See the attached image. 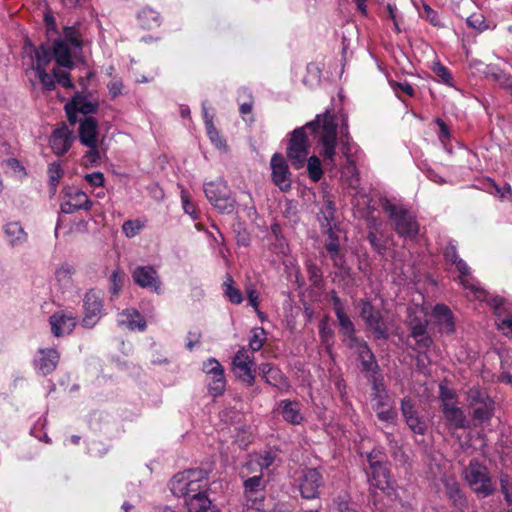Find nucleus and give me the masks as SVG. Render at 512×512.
I'll list each match as a JSON object with an SVG mask.
<instances>
[{
    "instance_id": "6e6552de",
    "label": "nucleus",
    "mask_w": 512,
    "mask_h": 512,
    "mask_svg": "<svg viewBox=\"0 0 512 512\" xmlns=\"http://www.w3.org/2000/svg\"><path fill=\"white\" fill-rule=\"evenodd\" d=\"M204 192L209 202L221 213L234 210V200L229 196V189L223 181H213L204 185Z\"/></svg>"
},
{
    "instance_id": "473e14b6",
    "label": "nucleus",
    "mask_w": 512,
    "mask_h": 512,
    "mask_svg": "<svg viewBox=\"0 0 512 512\" xmlns=\"http://www.w3.org/2000/svg\"><path fill=\"white\" fill-rule=\"evenodd\" d=\"M484 302H487L488 305L493 310L497 320L501 321L505 319V316L510 317L512 316V303L500 296H491L487 292V299L483 300Z\"/></svg>"
},
{
    "instance_id": "4468645a",
    "label": "nucleus",
    "mask_w": 512,
    "mask_h": 512,
    "mask_svg": "<svg viewBox=\"0 0 512 512\" xmlns=\"http://www.w3.org/2000/svg\"><path fill=\"white\" fill-rule=\"evenodd\" d=\"M273 183L283 192L291 189V174L284 156L275 153L270 162Z\"/></svg>"
},
{
    "instance_id": "423d86ee",
    "label": "nucleus",
    "mask_w": 512,
    "mask_h": 512,
    "mask_svg": "<svg viewBox=\"0 0 512 512\" xmlns=\"http://www.w3.org/2000/svg\"><path fill=\"white\" fill-rule=\"evenodd\" d=\"M251 471L246 470V465H244L240 473L241 478L244 479L243 488L247 512H263L266 481L263 474Z\"/></svg>"
},
{
    "instance_id": "052dcab7",
    "label": "nucleus",
    "mask_w": 512,
    "mask_h": 512,
    "mask_svg": "<svg viewBox=\"0 0 512 512\" xmlns=\"http://www.w3.org/2000/svg\"><path fill=\"white\" fill-rule=\"evenodd\" d=\"M367 239L372 248L374 249V251H376L380 255H384L386 251V246L374 232H369Z\"/></svg>"
},
{
    "instance_id": "f3484780",
    "label": "nucleus",
    "mask_w": 512,
    "mask_h": 512,
    "mask_svg": "<svg viewBox=\"0 0 512 512\" xmlns=\"http://www.w3.org/2000/svg\"><path fill=\"white\" fill-rule=\"evenodd\" d=\"M134 282L144 289L157 294L161 292V281L156 269L152 266H138L132 272Z\"/></svg>"
},
{
    "instance_id": "e2e57ef3",
    "label": "nucleus",
    "mask_w": 512,
    "mask_h": 512,
    "mask_svg": "<svg viewBox=\"0 0 512 512\" xmlns=\"http://www.w3.org/2000/svg\"><path fill=\"white\" fill-rule=\"evenodd\" d=\"M410 330L412 337L421 336L424 332H427V324L421 319L414 318L410 322Z\"/></svg>"
},
{
    "instance_id": "774afa93",
    "label": "nucleus",
    "mask_w": 512,
    "mask_h": 512,
    "mask_svg": "<svg viewBox=\"0 0 512 512\" xmlns=\"http://www.w3.org/2000/svg\"><path fill=\"white\" fill-rule=\"evenodd\" d=\"M181 200H182V206H183L184 212L186 214L190 215L192 217V219H194V220L197 219L198 214H197L196 208L184 192H182Z\"/></svg>"
},
{
    "instance_id": "6e6d98bb",
    "label": "nucleus",
    "mask_w": 512,
    "mask_h": 512,
    "mask_svg": "<svg viewBox=\"0 0 512 512\" xmlns=\"http://www.w3.org/2000/svg\"><path fill=\"white\" fill-rule=\"evenodd\" d=\"M490 186L494 190L491 193H494L502 200L509 199L512 201V189L509 184H505L503 187H500L494 181H490Z\"/></svg>"
},
{
    "instance_id": "e433bc0d",
    "label": "nucleus",
    "mask_w": 512,
    "mask_h": 512,
    "mask_svg": "<svg viewBox=\"0 0 512 512\" xmlns=\"http://www.w3.org/2000/svg\"><path fill=\"white\" fill-rule=\"evenodd\" d=\"M336 317L342 334L349 340V347H355L354 343H358V338L355 336V327L353 322L346 313L337 315Z\"/></svg>"
},
{
    "instance_id": "72a5a7b5",
    "label": "nucleus",
    "mask_w": 512,
    "mask_h": 512,
    "mask_svg": "<svg viewBox=\"0 0 512 512\" xmlns=\"http://www.w3.org/2000/svg\"><path fill=\"white\" fill-rule=\"evenodd\" d=\"M275 460V456L271 452H266L263 455H252L246 461V470L251 472L263 474L265 469H268Z\"/></svg>"
},
{
    "instance_id": "f704fd0d",
    "label": "nucleus",
    "mask_w": 512,
    "mask_h": 512,
    "mask_svg": "<svg viewBox=\"0 0 512 512\" xmlns=\"http://www.w3.org/2000/svg\"><path fill=\"white\" fill-rule=\"evenodd\" d=\"M4 233L11 246H19L26 242L27 233L18 222H9L4 226Z\"/></svg>"
},
{
    "instance_id": "4c0bfd02",
    "label": "nucleus",
    "mask_w": 512,
    "mask_h": 512,
    "mask_svg": "<svg viewBox=\"0 0 512 512\" xmlns=\"http://www.w3.org/2000/svg\"><path fill=\"white\" fill-rule=\"evenodd\" d=\"M473 409V419L478 423L482 424L490 420L493 412V402L492 400L484 401L474 407Z\"/></svg>"
},
{
    "instance_id": "c03bdc74",
    "label": "nucleus",
    "mask_w": 512,
    "mask_h": 512,
    "mask_svg": "<svg viewBox=\"0 0 512 512\" xmlns=\"http://www.w3.org/2000/svg\"><path fill=\"white\" fill-rule=\"evenodd\" d=\"M64 172L59 163H52L48 167V176H49V184L53 193L56 191V188L59 184L60 179L62 178Z\"/></svg>"
},
{
    "instance_id": "37998d69",
    "label": "nucleus",
    "mask_w": 512,
    "mask_h": 512,
    "mask_svg": "<svg viewBox=\"0 0 512 512\" xmlns=\"http://www.w3.org/2000/svg\"><path fill=\"white\" fill-rule=\"evenodd\" d=\"M75 272L73 266L65 263L62 264L55 272L56 280L61 285H67L70 283L72 276Z\"/></svg>"
},
{
    "instance_id": "c9c22d12",
    "label": "nucleus",
    "mask_w": 512,
    "mask_h": 512,
    "mask_svg": "<svg viewBox=\"0 0 512 512\" xmlns=\"http://www.w3.org/2000/svg\"><path fill=\"white\" fill-rule=\"evenodd\" d=\"M137 18L144 29L157 28L161 24L160 14L151 8H143L138 13Z\"/></svg>"
},
{
    "instance_id": "3c124183",
    "label": "nucleus",
    "mask_w": 512,
    "mask_h": 512,
    "mask_svg": "<svg viewBox=\"0 0 512 512\" xmlns=\"http://www.w3.org/2000/svg\"><path fill=\"white\" fill-rule=\"evenodd\" d=\"M409 428L415 433L423 435L426 431V424L421 419L419 414H416L414 416L407 417L405 420Z\"/></svg>"
},
{
    "instance_id": "ddd939ff",
    "label": "nucleus",
    "mask_w": 512,
    "mask_h": 512,
    "mask_svg": "<svg viewBox=\"0 0 512 512\" xmlns=\"http://www.w3.org/2000/svg\"><path fill=\"white\" fill-rule=\"evenodd\" d=\"M84 317L82 324L84 327L92 328L96 325L102 315V297L100 293L91 290L85 294L83 300Z\"/></svg>"
},
{
    "instance_id": "c85d7f7f",
    "label": "nucleus",
    "mask_w": 512,
    "mask_h": 512,
    "mask_svg": "<svg viewBox=\"0 0 512 512\" xmlns=\"http://www.w3.org/2000/svg\"><path fill=\"white\" fill-rule=\"evenodd\" d=\"M117 322L129 330L144 331L147 327L143 316L134 308H127L118 314Z\"/></svg>"
},
{
    "instance_id": "6ab92c4d",
    "label": "nucleus",
    "mask_w": 512,
    "mask_h": 512,
    "mask_svg": "<svg viewBox=\"0 0 512 512\" xmlns=\"http://www.w3.org/2000/svg\"><path fill=\"white\" fill-rule=\"evenodd\" d=\"M98 109V103L91 101L88 97L77 94L75 95L70 103L65 105V110L68 116V121L71 124L77 122L76 112L88 116V114L96 112Z\"/></svg>"
},
{
    "instance_id": "9d476101",
    "label": "nucleus",
    "mask_w": 512,
    "mask_h": 512,
    "mask_svg": "<svg viewBox=\"0 0 512 512\" xmlns=\"http://www.w3.org/2000/svg\"><path fill=\"white\" fill-rule=\"evenodd\" d=\"M232 367L235 375L252 386L255 382L256 364L254 356L245 347L241 348L233 358Z\"/></svg>"
},
{
    "instance_id": "0e129e2a",
    "label": "nucleus",
    "mask_w": 512,
    "mask_h": 512,
    "mask_svg": "<svg viewBox=\"0 0 512 512\" xmlns=\"http://www.w3.org/2000/svg\"><path fill=\"white\" fill-rule=\"evenodd\" d=\"M89 150L84 155L85 164L96 165L100 161V152L98 149V144H95L93 147H88Z\"/></svg>"
},
{
    "instance_id": "69168bd1",
    "label": "nucleus",
    "mask_w": 512,
    "mask_h": 512,
    "mask_svg": "<svg viewBox=\"0 0 512 512\" xmlns=\"http://www.w3.org/2000/svg\"><path fill=\"white\" fill-rule=\"evenodd\" d=\"M468 399L470 401V405L471 407H474L484 401H489L491 400L488 396H486L485 394L481 393L479 390L477 389H471L469 392H468Z\"/></svg>"
},
{
    "instance_id": "7ed1b4c3",
    "label": "nucleus",
    "mask_w": 512,
    "mask_h": 512,
    "mask_svg": "<svg viewBox=\"0 0 512 512\" xmlns=\"http://www.w3.org/2000/svg\"><path fill=\"white\" fill-rule=\"evenodd\" d=\"M171 493L178 497H190L191 494L199 489H209L208 472L204 469H188L175 474L170 482Z\"/></svg>"
},
{
    "instance_id": "39448f33",
    "label": "nucleus",
    "mask_w": 512,
    "mask_h": 512,
    "mask_svg": "<svg viewBox=\"0 0 512 512\" xmlns=\"http://www.w3.org/2000/svg\"><path fill=\"white\" fill-rule=\"evenodd\" d=\"M463 476L470 489L479 498H486L495 491L487 466L476 459H472L463 471Z\"/></svg>"
},
{
    "instance_id": "603ef678",
    "label": "nucleus",
    "mask_w": 512,
    "mask_h": 512,
    "mask_svg": "<svg viewBox=\"0 0 512 512\" xmlns=\"http://www.w3.org/2000/svg\"><path fill=\"white\" fill-rule=\"evenodd\" d=\"M319 336H320L321 342L326 347L331 346L334 333H333L332 329L329 327L326 320H322L319 324Z\"/></svg>"
},
{
    "instance_id": "a878e982",
    "label": "nucleus",
    "mask_w": 512,
    "mask_h": 512,
    "mask_svg": "<svg viewBox=\"0 0 512 512\" xmlns=\"http://www.w3.org/2000/svg\"><path fill=\"white\" fill-rule=\"evenodd\" d=\"M373 400L375 401L373 409L378 419L383 422L394 423L398 413L391 397L389 395H379L378 398H373Z\"/></svg>"
},
{
    "instance_id": "8fccbe9b",
    "label": "nucleus",
    "mask_w": 512,
    "mask_h": 512,
    "mask_svg": "<svg viewBox=\"0 0 512 512\" xmlns=\"http://www.w3.org/2000/svg\"><path fill=\"white\" fill-rule=\"evenodd\" d=\"M439 398L441 400V406L442 408L448 404V405H454L456 404V392L453 389L448 388L445 385L439 386Z\"/></svg>"
},
{
    "instance_id": "1a4fd4ad",
    "label": "nucleus",
    "mask_w": 512,
    "mask_h": 512,
    "mask_svg": "<svg viewBox=\"0 0 512 512\" xmlns=\"http://www.w3.org/2000/svg\"><path fill=\"white\" fill-rule=\"evenodd\" d=\"M360 315L365 321L367 328L376 339H387L388 329L379 310L375 309L370 301H360Z\"/></svg>"
},
{
    "instance_id": "ea45409f",
    "label": "nucleus",
    "mask_w": 512,
    "mask_h": 512,
    "mask_svg": "<svg viewBox=\"0 0 512 512\" xmlns=\"http://www.w3.org/2000/svg\"><path fill=\"white\" fill-rule=\"evenodd\" d=\"M266 341V332L264 328L257 327L252 330V335L249 339L248 350L251 354L259 351Z\"/></svg>"
},
{
    "instance_id": "cd10ccee",
    "label": "nucleus",
    "mask_w": 512,
    "mask_h": 512,
    "mask_svg": "<svg viewBox=\"0 0 512 512\" xmlns=\"http://www.w3.org/2000/svg\"><path fill=\"white\" fill-rule=\"evenodd\" d=\"M445 492L452 502V505L460 512H464L467 508V499L463 494L459 483L454 477L445 476L442 479Z\"/></svg>"
},
{
    "instance_id": "2eb2a0df",
    "label": "nucleus",
    "mask_w": 512,
    "mask_h": 512,
    "mask_svg": "<svg viewBox=\"0 0 512 512\" xmlns=\"http://www.w3.org/2000/svg\"><path fill=\"white\" fill-rule=\"evenodd\" d=\"M342 153L346 157V163L342 168L341 175L349 187L356 188L359 184V173L355 162L350 158L352 147L347 133L342 131L341 136Z\"/></svg>"
},
{
    "instance_id": "4d7b16f0",
    "label": "nucleus",
    "mask_w": 512,
    "mask_h": 512,
    "mask_svg": "<svg viewBox=\"0 0 512 512\" xmlns=\"http://www.w3.org/2000/svg\"><path fill=\"white\" fill-rule=\"evenodd\" d=\"M202 369L209 376H213L216 375L217 373L224 372L222 365L215 358H210L207 361H205L203 363Z\"/></svg>"
},
{
    "instance_id": "7c9ffc66",
    "label": "nucleus",
    "mask_w": 512,
    "mask_h": 512,
    "mask_svg": "<svg viewBox=\"0 0 512 512\" xmlns=\"http://www.w3.org/2000/svg\"><path fill=\"white\" fill-rule=\"evenodd\" d=\"M442 413L449 429L457 430L466 427V416L463 410L456 404H446L442 408Z\"/></svg>"
},
{
    "instance_id": "de8ad7c7",
    "label": "nucleus",
    "mask_w": 512,
    "mask_h": 512,
    "mask_svg": "<svg viewBox=\"0 0 512 512\" xmlns=\"http://www.w3.org/2000/svg\"><path fill=\"white\" fill-rule=\"evenodd\" d=\"M144 228V223L140 220H127L122 225V231L126 237H135Z\"/></svg>"
},
{
    "instance_id": "393cba45",
    "label": "nucleus",
    "mask_w": 512,
    "mask_h": 512,
    "mask_svg": "<svg viewBox=\"0 0 512 512\" xmlns=\"http://www.w3.org/2000/svg\"><path fill=\"white\" fill-rule=\"evenodd\" d=\"M60 355L57 350L39 349L38 356L34 360V365L38 373L43 376L51 374L57 367Z\"/></svg>"
},
{
    "instance_id": "412c9836",
    "label": "nucleus",
    "mask_w": 512,
    "mask_h": 512,
    "mask_svg": "<svg viewBox=\"0 0 512 512\" xmlns=\"http://www.w3.org/2000/svg\"><path fill=\"white\" fill-rule=\"evenodd\" d=\"M78 135L81 144L86 147L98 144V121L92 116H83L79 119Z\"/></svg>"
},
{
    "instance_id": "49530a36",
    "label": "nucleus",
    "mask_w": 512,
    "mask_h": 512,
    "mask_svg": "<svg viewBox=\"0 0 512 512\" xmlns=\"http://www.w3.org/2000/svg\"><path fill=\"white\" fill-rule=\"evenodd\" d=\"M431 69L443 83L449 86L453 85V77L447 67L442 65L440 62H434Z\"/></svg>"
},
{
    "instance_id": "5fc2aeb1",
    "label": "nucleus",
    "mask_w": 512,
    "mask_h": 512,
    "mask_svg": "<svg viewBox=\"0 0 512 512\" xmlns=\"http://www.w3.org/2000/svg\"><path fill=\"white\" fill-rule=\"evenodd\" d=\"M489 76L504 89L512 82V78L499 68H493Z\"/></svg>"
},
{
    "instance_id": "bf43d9fd",
    "label": "nucleus",
    "mask_w": 512,
    "mask_h": 512,
    "mask_svg": "<svg viewBox=\"0 0 512 512\" xmlns=\"http://www.w3.org/2000/svg\"><path fill=\"white\" fill-rule=\"evenodd\" d=\"M354 345L355 347L352 348L357 351L361 362L364 361L365 359H372L374 357L367 343L360 341L358 339V343H354Z\"/></svg>"
},
{
    "instance_id": "09e8293b",
    "label": "nucleus",
    "mask_w": 512,
    "mask_h": 512,
    "mask_svg": "<svg viewBox=\"0 0 512 512\" xmlns=\"http://www.w3.org/2000/svg\"><path fill=\"white\" fill-rule=\"evenodd\" d=\"M207 134L211 142L219 149H222L226 146L225 141L220 136L218 130L215 128L212 120H207Z\"/></svg>"
},
{
    "instance_id": "338daca9",
    "label": "nucleus",
    "mask_w": 512,
    "mask_h": 512,
    "mask_svg": "<svg viewBox=\"0 0 512 512\" xmlns=\"http://www.w3.org/2000/svg\"><path fill=\"white\" fill-rule=\"evenodd\" d=\"M390 86L391 88L397 92V90H401L402 92H404L405 94H407L408 96L410 97H413L415 95V90L414 88L412 87L411 84H409L408 82H396V81H390Z\"/></svg>"
},
{
    "instance_id": "0eeeda50",
    "label": "nucleus",
    "mask_w": 512,
    "mask_h": 512,
    "mask_svg": "<svg viewBox=\"0 0 512 512\" xmlns=\"http://www.w3.org/2000/svg\"><path fill=\"white\" fill-rule=\"evenodd\" d=\"M335 212V205L333 201H325V210L318 214V220L321 223L322 231L328 237L325 241V248L332 259L334 265L340 269H344L345 259L340 252L339 239L333 231L331 221L333 220Z\"/></svg>"
},
{
    "instance_id": "4be33fe9",
    "label": "nucleus",
    "mask_w": 512,
    "mask_h": 512,
    "mask_svg": "<svg viewBox=\"0 0 512 512\" xmlns=\"http://www.w3.org/2000/svg\"><path fill=\"white\" fill-rule=\"evenodd\" d=\"M208 489H199L187 497L184 505L188 512H218L216 505L207 495Z\"/></svg>"
},
{
    "instance_id": "f03ea898",
    "label": "nucleus",
    "mask_w": 512,
    "mask_h": 512,
    "mask_svg": "<svg viewBox=\"0 0 512 512\" xmlns=\"http://www.w3.org/2000/svg\"><path fill=\"white\" fill-rule=\"evenodd\" d=\"M27 51L34 52V58L32 56L30 57L31 67L30 69H27L26 72L27 74L29 71L34 72L35 76L45 89L53 90L56 82L64 88L73 87L70 74L68 72L60 69H53L52 74L46 72V68L52 60L49 48L41 46L38 49H34L32 46H29L25 49V52Z\"/></svg>"
},
{
    "instance_id": "864d4df0",
    "label": "nucleus",
    "mask_w": 512,
    "mask_h": 512,
    "mask_svg": "<svg viewBox=\"0 0 512 512\" xmlns=\"http://www.w3.org/2000/svg\"><path fill=\"white\" fill-rule=\"evenodd\" d=\"M331 512H357L354 505L342 497H338L333 501Z\"/></svg>"
},
{
    "instance_id": "2f4dec72",
    "label": "nucleus",
    "mask_w": 512,
    "mask_h": 512,
    "mask_svg": "<svg viewBox=\"0 0 512 512\" xmlns=\"http://www.w3.org/2000/svg\"><path fill=\"white\" fill-rule=\"evenodd\" d=\"M69 46L70 45L66 44L64 40L57 39L54 41L52 52L50 53L52 58H55L58 66L64 68H72L74 66ZM49 51L51 50L49 49Z\"/></svg>"
},
{
    "instance_id": "a18cd8bd",
    "label": "nucleus",
    "mask_w": 512,
    "mask_h": 512,
    "mask_svg": "<svg viewBox=\"0 0 512 512\" xmlns=\"http://www.w3.org/2000/svg\"><path fill=\"white\" fill-rule=\"evenodd\" d=\"M66 44L70 45L74 49H81L82 42L80 39V33L74 27L64 28V39Z\"/></svg>"
},
{
    "instance_id": "b1692460",
    "label": "nucleus",
    "mask_w": 512,
    "mask_h": 512,
    "mask_svg": "<svg viewBox=\"0 0 512 512\" xmlns=\"http://www.w3.org/2000/svg\"><path fill=\"white\" fill-rule=\"evenodd\" d=\"M432 317L440 333H454L455 320L451 309L447 305L436 304L432 310Z\"/></svg>"
},
{
    "instance_id": "13d9d810",
    "label": "nucleus",
    "mask_w": 512,
    "mask_h": 512,
    "mask_svg": "<svg viewBox=\"0 0 512 512\" xmlns=\"http://www.w3.org/2000/svg\"><path fill=\"white\" fill-rule=\"evenodd\" d=\"M401 411L405 420L407 419V417L418 414L417 410L415 409L414 402L409 397H404L401 400Z\"/></svg>"
},
{
    "instance_id": "20e7f679",
    "label": "nucleus",
    "mask_w": 512,
    "mask_h": 512,
    "mask_svg": "<svg viewBox=\"0 0 512 512\" xmlns=\"http://www.w3.org/2000/svg\"><path fill=\"white\" fill-rule=\"evenodd\" d=\"M383 211L388 215L394 225L395 232L405 240H413L419 233V224L415 215L402 204H395L389 200L382 203Z\"/></svg>"
},
{
    "instance_id": "9b49d317",
    "label": "nucleus",
    "mask_w": 512,
    "mask_h": 512,
    "mask_svg": "<svg viewBox=\"0 0 512 512\" xmlns=\"http://www.w3.org/2000/svg\"><path fill=\"white\" fill-rule=\"evenodd\" d=\"M456 269L459 272V282L465 290L466 296L470 300H486L487 291L478 285V282L470 276V268L467 263L460 259L455 263Z\"/></svg>"
},
{
    "instance_id": "bb28decb",
    "label": "nucleus",
    "mask_w": 512,
    "mask_h": 512,
    "mask_svg": "<svg viewBox=\"0 0 512 512\" xmlns=\"http://www.w3.org/2000/svg\"><path fill=\"white\" fill-rule=\"evenodd\" d=\"M259 369L267 384L276 387L280 391L289 390L290 384L288 379L280 369L269 363L261 364Z\"/></svg>"
},
{
    "instance_id": "a19ab883",
    "label": "nucleus",
    "mask_w": 512,
    "mask_h": 512,
    "mask_svg": "<svg viewBox=\"0 0 512 512\" xmlns=\"http://www.w3.org/2000/svg\"><path fill=\"white\" fill-rule=\"evenodd\" d=\"M234 281L231 276H227L226 280L223 283L224 294L229 299V301L233 304H241L243 301V296L241 291L234 287Z\"/></svg>"
},
{
    "instance_id": "f8f14e48",
    "label": "nucleus",
    "mask_w": 512,
    "mask_h": 512,
    "mask_svg": "<svg viewBox=\"0 0 512 512\" xmlns=\"http://www.w3.org/2000/svg\"><path fill=\"white\" fill-rule=\"evenodd\" d=\"M323 485V476L319 469L308 468L301 472V476L299 478V489L303 498H317L319 496V489Z\"/></svg>"
},
{
    "instance_id": "c756f323",
    "label": "nucleus",
    "mask_w": 512,
    "mask_h": 512,
    "mask_svg": "<svg viewBox=\"0 0 512 512\" xmlns=\"http://www.w3.org/2000/svg\"><path fill=\"white\" fill-rule=\"evenodd\" d=\"M278 412L286 422L292 425H300L304 420L300 403L297 401L281 400L278 404Z\"/></svg>"
},
{
    "instance_id": "aec40b11",
    "label": "nucleus",
    "mask_w": 512,
    "mask_h": 512,
    "mask_svg": "<svg viewBox=\"0 0 512 512\" xmlns=\"http://www.w3.org/2000/svg\"><path fill=\"white\" fill-rule=\"evenodd\" d=\"M74 139L72 131L63 124L52 132L49 145L55 155L62 156L71 148Z\"/></svg>"
},
{
    "instance_id": "a211bd4d",
    "label": "nucleus",
    "mask_w": 512,
    "mask_h": 512,
    "mask_svg": "<svg viewBox=\"0 0 512 512\" xmlns=\"http://www.w3.org/2000/svg\"><path fill=\"white\" fill-rule=\"evenodd\" d=\"M370 472L368 480L370 484L382 491L391 487L390 473L386 465L380 460H373V455L368 457Z\"/></svg>"
},
{
    "instance_id": "5701e85b",
    "label": "nucleus",
    "mask_w": 512,
    "mask_h": 512,
    "mask_svg": "<svg viewBox=\"0 0 512 512\" xmlns=\"http://www.w3.org/2000/svg\"><path fill=\"white\" fill-rule=\"evenodd\" d=\"M54 336L61 337L70 334L76 326V316L72 313L56 312L49 319Z\"/></svg>"
},
{
    "instance_id": "680f3d73",
    "label": "nucleus",
    "mask_w": 512,
    "mask_h": 512,
    "mask_svg": "<svg viewBox=\"0 0 512 512\" xmlns=\"http://www.w3.org/2000/svg\"><path fill=\"white\" fill-rule=\"evenodd\" d=\"M467 24L470 27L477 29L478 31H483L488 27L487 24L485 23L483 15L481 14H473L470 17H468Z\"/></svg>"
},
{
    "instance_id": "f257e3e1",
    "label": "nucleus",
    "mask_w": 512,
    "mask_h": 512,
    "mask_svg": "<svg viewBox=\"0 0 512 512\" xmlns=\"http://www.w3.org/2000/svg\"><path fill=\"white\" fill-rule=\"evenodd\" d=\"M338 121L329 110L316 116L314 121L296 128L291 133L287 147V157L295 169L304 167L309 155L308 132L314 135L319 156L327 170L336 169Z\"/></svg>"
},
{
    "instance_id": "dca6fc26",
    "label": "nucleus",
    "mask_w": 512,
    "mask_h": 512,
    "mask_svg": "<svg viewBox=\"0 0 512 512\" xmlns=\"http://www.w3.org/2000/svg\"><path fill=\"white\" fill-rule=\"evenodd\" d=\"M92 206L88 195L76 188H69L65 192L61 203V211L65 214H72L77 210H89Z\"/></svg>"
},
{
    "instance_id": "79ce46f5",
    "label": "nucleus",
    "mask_w": 512,
    "mask_h": 512,
    "mask_svg": "<svg viewBox=\"0 0 512 512\" xmlns=\"http://www.w3.org/2000/svg\"><path fill=\"white\" fill-rule=\"evenodd\" d=\"M226 388V380L224 376V372L217 373L216 375L211 376V380L208 384L209 393L213 397L221 396Z\"/></svg>"
},
{
    "instance_id": "58836bf2",
    "label": "nucleus",
    "mask_w": 512,
    "mask_h": 512,
    "mask_svg": "<svg viewBox=\"0 0 512 512\" xmlns=\"http://www.w3.org/2000/svg\"><path fill=\"white\" fill-rule=\"evenodd\" d=\"M306 163L309 178L314 182L319 181L323 176V168L319 156L307 157Z\"/></svg>"
}]
</instances>
